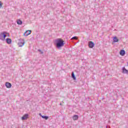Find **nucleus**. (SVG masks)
<instances>
[{"instance_id":"f3484780","label":"nucleus","mask_w":128,"mask_h":128,"mask_svg":"<svg viewBox=\"0 0 128 128\" xmlns=\"http://www.w3.org/2000/svg\"><path fill=\"white\" fill-rule=\"evenodd\" d=\"M38 52H40V54H44V52H42V50H38Z\"/></svg>"},{"instance_id":"423d86ee","label":"nucleus","mask_w":128,"mask_h":128,"mask_svg":"<svg viewBox=\"0 0 128 128\" xmlns=\"http://www.w3.org/2000/svg\"><path fill=\"white\" fill-rule=\"evenodd\" d=\"M122 74H128V70H127L125 67H123L122 69Z\"/></svg>"},{"instance_id":"ddd939ff","label":"nucleus","mask_w":128,"mask_h":128,"mask_svg":"<svg viewBox=\"0 0 128 128\" xmlns=\"http://www.w3.org/2000/svg\"><path fill=\"white\" fill-rule=\"evenodd\" d=\"M72 78H73L74 80H76V76H74V72H72Z\"/></svg>"},{"instance_id":"aec40b11","label":"nucleus","mask_w":128,"mask_h":128,"mask_svg":"<svg viewBox=\"0 0 128 128\" xmlns=\"http://www.w3.org/2000/svg\"><path fill=\"white\" fill-rule=\"evenodd\" d=\"M104 98H102V100H104Z\"/></svg>"},{"instance_id":"9d476101","label":"nucleus","mask_w":128,"mask_h":128,"mask_svg":"<svg viewBox=\"0 0 128 128\" xmlns=\"http://www.w3.org/2000/svg\"><path fill=\"white\" fill-rule=\"evenodd\" d=\"M6 42H7L8 44H12V39L7 38L6 39Z\"/></svg>"},{"instance_id":"6ab92c4d","label":"nucleus","mask_w":128,"mask_h":128,"mask_svg":"<svg viewBox=\"0 0 128 128\" xmlns=\"http://www.w3.org/2000/svg\"><path fill=\"white\" fill-rule=\"evenodd\" d=\"M39 116H41V118H42V114H39Z\"/></svg>"},{"instance_id":"20e7f679","label":"nucleus","mask_w":128,"mask_h":128,"mask_svg":"<svg viewBox=\"0 0 128 128\" xmlns=\"http://www.w3.org/2000/svg\"><path fill=\"white\" fill-rule=\"evenodd\" d=\"M32 34V30H28L24 33V36H28V34Z\"/></svg>"},{"instance_id":"1a4fd4ad","label":"nucleus","mask_w":128,"mask_h":128,"mask_svg":"<svg viewBox=\"0 0 128 128\" xmlns=\"http://www.w3.org/2000/svg\"><path fill=\"white\" fill-rule=\"evenodd\" d=\"M120 54L122 56H124V54H126V51L124 50H120Z\"/></svg>"},{"instance_id":"dca6fc26","label":"nucleus","mask_w":128,"mask_h":128,"mask_svg":"<svg viewBox=\"0 0 128 128\" xmlns=\"http://www.w3.org/2000/svg\"><path fill=\"white\" fill-rule=\"evenodd\" d=\"M71 40H78V37L77 36H74L71 38Z\"/></svg>"},{"instance_id":"5701e85b","label":"nucleus","mask_w":128,"mask_h":128,"mask_svg":"<svg viewBox=\"0 0 128 128\" xmlns=\"http://www.w3.org/2000/svg\"><path fill=\"white\" fill-rule=\"evenodd\" d=\"M60 105L62 106V104H60Z\"/></svg>"},{"instance_id":"a211bd4d","label":"nucleus","mask_w":128,"mask_h":128,"mask_svg":"<svg viewBox=\"0 0 128 128\" xmlns=\"http://www.w3.org/2000/svg\"><path fill=\"white\" fill-rule=\"evenodd\" d=\"M2 2L0 1V8H2Z\"/></svg>"},{"instance_id":"39448f33","label":"nucleus","mask_w":128,"mask_h":128,"mask_svg":"<svg viewBox=\"0 0 128 128\" xmlns=\"http://www.w3.org/2000/svg\"><path fill=\"white\" fill-rule=\"evenodd\" d=\"M24 44V40H22L18 42V46H22Z\"/></svg>"},{"instance_id":"f03ea898","label":"nucleus","mask_w":128,"mask_h":128,"mask_svg":"<svg viewBox=\"0 0 128 128\" xmlns=\"http://www.w3.org/2000/svg\"><path fill=\"white\" fill-rule=\"evenodd\" d=\"M10 36V34L4 32H1L0 34V40H6V36Z\"/></svg>"},{"instance_id":"6e6552de","label":"nucleus","mask_w":128,"mask_h":128,"mask_svg":"<svg viewBox=\"0 0 128 128\" xmlns=\"http://www.w3.org/2000/svg\"><path fill=\"white\" fill-rule=\"evenodd\" d=\"M28 114H25L22 118V120H27L28 118Z\"/></svg>"},{"instance_id":"0eeeda50","label":"nucleus","mask_w":128,"mask_h":128,"mask_svg":"<svg viewBox=\"0 0 128 128\" xmlns=\"http://www.w3.org/2000/svg\"><path fill=\"white\" fill-rule=\"evenodd\" d=\"M5 86L8 88H12V84L8 82H6Z\"/></svg>"},{"instance_id":"4468645a","label":"nucleus","mask_w":128,"mask_h":128,"mask_svg":"<svg viewBox=\"0 0 128 128\" xmlns=\"http://www.w3.org/2000/svg\"><path fill=\"white\" fill-rule=\"evenodd\" d=\"M18 24H22V22L20 20H17Z\"/></svg>"},{"instance_id":"2eb2a0df","label":"nucleus","mask_w":128,"mask_h":128,"mask_svg":"<svg viewBox=\"0 0 128 128\" xmlns=\"http://www.w3.org/2000/svg\"><path fill=\"white\" fill-rule=\"evenodd\" d=\"M42 118H44V120H48V116H42Z\"/></svg>"},{"instance_id":"f8f14e48","label":"nucleus","mask_w":128,"mask_h":128,"mask_svg":"<svg viewBox=\"0 0 128 128\" xmlns=\"http://www.w3.org/2000/svg\"><path fill=\"white\" fill-rule=\"evenodd\" d=\"M114 42H118V40L116 36H114L113 38Z\"/></svg>"},{"instance_id":"9b49d317","label":"nucleus","mask_w":128,"mask_h":128,"mask_svg":"<svg viewBox=\"0 0 128 128\" xmlns=\"http://www.w3.org/2000/svg\"><path fill=\"white\" fill-rule=\"evenodd\" d=\"M74 120H78V115H74L72 116Z\"/></svg>"},{"instance_id":"f257e3e1","label":"nucleus","mask_w":128,"mask_h":128,"mask_svg":"<svg viewBox=\"0 0 128 128\" xmlns=\"http://www.w3.org/2000/svg\"><path fill=\"white\" fill-rule=\"evenodd\" d=\"M64 41L62 38H58L54 40V44L58 50H61L62 48L64 46Z\"/></svg>"},{"instance_id":"412c9836","label":"nucleus","mask_w":128,"mask_h":128,"mask_svg":"<svg viewBox=\"0 0 128 128\" xmlns=\"http://www.w3.org/2000/svg\"><path fill=\"white\" fill-rule=\"evenodd\" d=\"M108 128H110V126H108Z\"/></svg>"},{"instance_id":"7ed1b4c3","label":"nucleus","mask_w":128,"mask_h":128,"mask_svg":"<svg viewBox=\"0 0 128 128\" xmlns=\"http://www.w3.org/2000/svg\"><path fill=\"white\" fill-rule=\"evenodd\" d=\"M88 46L90 48H92L94 46V42L90 41L88 42Z\"/></svg>"},{"instance_id":"4be33fe9","label":"nucleus","mask_w":128,"mask_h":128,"mask_svg":"<svg viewBox=\"0 0 128 128\" xmlns=\"http://www.w3.org/2000/svg\"><path fill=\"white\" fill-rule=\"evenodd\" d=\"M106 128H108V126H106Z\"/></svg>"}]
</instances>
